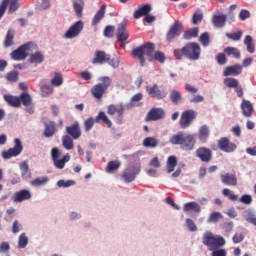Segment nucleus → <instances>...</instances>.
I'll return each mask as SVG.
<instances>
[{
	"mask_svg": "<svg viewBox=\"0 0 256 256\" xmlns=\"http://www.w3.org/2000/svg\"><path fill=\"white\" fill-rule=\"evenodd\" d=\"M179 7L180 9H187V3H180Z\"/></svg>",
	"mask_w": 256,
	"mask_h": 256,
	"instance_id": "nucleus-31",
	"label": "nucleus"
},
{
	"mask_svg": "<svg viewBox=\"0 0 256 256\" xmlns=\"http://www.w3.org/2000/svg\"><path fill=\"white\" fill-rule=\"evenodd\" d=\"M174 56L176 59H181L183 57V48L182 49H175Z\"/></svg>",
	"mask_w": 256,
	"mask_h": 256,
	"instance_id": "nucleus-25",
	"label": "nucleus"
},
{
	"mask_svg": "<svg viewBox=\"0 0 256 256\" xmlns=\"http://www.w3.org/2000/svg\"><path fill=\"white\" fill-rule=\"evenodd\" d=\"M203 21V14L194 13L192 17L193 25H197V23H201Z\"/></svg>",
	"mask_w": 256,
	"mask_h": 256,
	"instance_id": "nucleus-21",
	"label": "nucleus"
},
{
	"mask_svg": "<svg viewBox=\"0 0 256 256\" xmlns=\"http://www.w3.org/2000/svg\"><path fill=\"white\" fill-rule=\"evenodd\" d=\"M29 61L34 64H41L45 61V56L41 52H35L30 55Z\"/></svg>",
	"mask_w": 256,
	"mask_h": 256,
	"instance_id": "nucleus-14",
	"label": "nucleus"
},
{
	"mask_svg": "<svg viewBox=\"0 0 256 256\" xmlns=\"http://www.w3.org/2000/svg\"><path fill=\"white\" fill-rule=\"evenodd\" d=\"M224 53L229 57H235V59H239L241 57V52L235 47H226L224 49Z\"/></svg>",
	"mask_w": 256,
	"mask_h": 256,
	"instance_id": "nucleus-16",
	"label": "nucleus"
},
{
	"mask_svg": "<svg viewBox=\"0 0 256 256\" xmlns=\"http://www.w3.org/2000/svg\"><path fill=\"white\" fill-rule=\"evenodd\" d=\"M199 36V28L198 27H194L192 29L187 30L186 32H184L183 34V39H185L186 41H189L195 37Z\"/></svg>",
	"mask_w": 256,
	"mask_h": 256,
	"instance_id": "nucleus-13",
	"label": "nucleus"
},
{
	"mask_svg": "<svg viewBox=\"0 0 256 256\" xmlns=\"http://www.w3.org/2000/svg\"><path fill=\"white\" fill-rule=\"evenodd\" d=\"M94 64H103L108 63L109 65H119L121 61L119 60V57L114 56L111 58V55L106 54L105 51H99L97 50L95 52V58L93 60Z\"/></svg>",
	"mask_w": 256,
	"mask_h": 256,
	"instance_id": "nucleus-4",
	"label": "nucleus"
},
{
	"mask_svg": "<svg viewBox=\"0 0 256 256\" xmlns=\"http://www.w3.org/2000/svg\"><path fill=\"white\" fill-rule=\"evenodd\" d=\"M183 55L190 61H197L201 57V46L195 42L186 44L183 48Z\"/></svg>",
	"mask_w": 256,
	"mask_h": 256,
	"instance_id": "nucleus-3",
	"label": "nucleus"
},
{
	"mask_svg": "<svg viewBox=\"0 0 256 256\" xmlns=\"http://www.w3.org/2000/svg\"><path fill=\"white\" fill-rule=\"evenodd\" d=\"M244 45H246L248 53H255V43H253V37H251V35L245 36Z\"/></svg>",
	"mask_w": 256,
	"mask_h": 256,
	"instance_id": "nucleus-15",
	"label": "nucleus"
},
{
	"mask_svg": "<svg viewBox=\"0 0 256 256\" xmlns=\"http://www.w3.org/2000/svg\"><path fill=\"white\" fill-rule=\"evenodd\" d=\"M239 17L241 21H245V19H249V17H251V13H249L248 10H242L239 13Z\"/></svg>",
	"mask_w": 256,
	"mask_h": 256,
	"instance_id": "nucleus-23",
	"label": "nucleus"
},
{
	"mask_svg": "<svg viewBox=\"0 0 256 256\" xmlns=\"http://www.w3.org/2000/svg\"><path fill=\"white\" fill-rule=\"evenodd\" d=\"M114 32H115V27L106 26L105 29H104V37L111 38V37H113Z\"/></svg>",
	"mask_w": 256,
	"mask_h": 256,
	"instance_id": "nucleus-20",
	"label": "nucleus"
},
{
	"mask_svg": "<svg viewBox=\"0 0 256 256\" xmlns=\"http://www.w3.org/2000/svg\"><path fill=\"white\" fill-rule=\"evenodd\" d=\"M83 21L75 22L64 34V39H75V37H79L81 35V31H83Z\"/></svg>",
	"mask_w": 256,
	"mask_h": 256,
	"instance_id": "nucleus-6",
	"label": "nucleus"
},
{
	"mask_svg": "<svg viewBox=\"0 0 256 256\" xmlns=\"http://www.w3.org/2000/svg\"><path fill=\"white\" fill-rule=\"evenodd\" d=\"M14 39H15V32L9 29L7 31V34L4 40V47L5 48L12 47V45L15 44V42L13 41Z\"/></svg>",
	"mask_w": 256,
	"mask_h": 256,
	"instance_id": "nucleus-12",
	"label": "nucleus"
},
{
	"mask_svg": "<svg viewBox=\"0 0 256 256\" xmlns=\"http://www.w3.org/2000/svg\"><path fill=\"white\" fill-rule=\"evenodd\" d=\"M73 7L77 17H83V2H74Z\"/></svg>",
	"mask_w": 256,
	"mask_h": 256,
	"instance_id": "nucleus-18",
	"label": "nucleus"
},
{
	"mask_svg": "<svg viewBox=\"0 0 256 256\" xmlns=\"http://www.w3.org/2000/svg\"><path fill=\"white\" fill-rule=\"evenodd\" d=\"M216 61L219 63V65H225L227 63V59L225 58L224 53H220L216 56Z\"/></svg>",
	"mask_w": 256,
	"mask_h": 256,
	"instance_id": "nucleus-22",
	"label": "nucleus"
},
{
	"mask_svg": "<svg viewBox=\"0 0 256 256\" xmlns=\"http://www.w3.org/2000/svg\"><path fill=\"white\" fill-rule=\"evenodd\" d=\"M183 29V24L179 21H175L169 28L168 32L166 33V41H173L177 39L179 35H181V30Z\"/></svg>",
	"mask_w": 256,
	"mask_h": 256,
	"instance_id": "nucleus-7",
	"label": "nucleus"
},
{
	"mask_svg": "<svg viewBox=\"0 0 256 256\" xmlns=\"http://www.w3.org/2000/svg\"><path fill=\"white\" fill-rule=\"evenodd\" d=\"M120 1V3H127V1H129V0H119Z\"/></svg>",
	"mask_w": 256,
	"mask_h": 256,
	"instance_id": "nucleus-33",
	"label": "nucleus"
},
{
	"mask_svg": "<svg viewBox=\"0 0 256 256\" xmlns=\"http://www.w3.org/2000/svg\"><path fill=\"white\" fill-rule=\"evenodd\" d=\"M226 21H228V23H235V15L233 14V12H229L228 15L226 16Z\"/></svg>",
	"mask_w": 256,
	"mask_h": 256,
	"instance_id": "nucleus-24",
	"label": "nucleus"
},
{
	"mask_svg": "<svg viewBox=\"0 0 256 256\" xmlns=\"http://www.w3.org/2000/svg\"><path fill=\"white\" fill-rule=\"evenodd\" d=\"M226 37L231 41H241V37H243V31L238 30L237 32L226 33Z\"/></svg>",
	"mask_w": 256,
	"mask_h": 256,
	"instance_id": "nucleus-17",
	"label": "nucleus"
},
{
	"mask_svg": "<svg viewBox=\"0 0 256 256\" xmlns=\"http://www.w3.org/2000/svg\"><path fill=\"white\" fill-rule=\"evenodd\" d=\"M151 13V5L145 4L136 10L133 14L134 19H141V17H146Z\"/></svg>",
	"mask_w": 256,
	"mask_h": 256,
	"instance_id": "nucleus-9",
	"label": "nucleus"
},
{
	"mask_svg": "<svg viewBox=\"0 0 256 256\" xmlns=\"http://www.w3.org/2000/svg\"><path fill=\"white\" fill-rule=\"evenodd\" d=\"M0 65H7V61H5V60H0Z\"/></svg>",
	"mask_w": 256,
	"mask_h": 256,
	"instance_id": "nucleus-32",
	"label": "nucleus"
},
{
	"mask_svg": "<svg viewBox=\"0 0 256 256\" xmlns=\"http://www.w3.org/2000/svg\"><path fill=\"white\" fill-rule=\"evenodd\" d=\"M107 9L106 5H102L100 9L96 12L92 19V25L95 27L96 25H99L101 20L105 17V11Z\"/></svg>",
	"mask_w": 256,
	"mask_h": 256,
	"instance_id": "nucleus-11",
	"label": "nucleus"
},
{
	"mask_svg": "<svg viewBox=\"0 0 256 256\" xmlns=\"http://www.w3.org/2000/svg\"><path fill=\"white\" fill-rule=\"evenodd\" d=\"M116 37L120 43H125V41L129 39V31L127 30V25L124 23L118 24Z\"/></svg>",
	"mask_w": 256,
	"mask_h": 256,
	"instance_id": "nucleus-8",
	"label": "nucleus"
},
{
	"mask_svg": "<svg viewBox=\"0 0 256 256\" xmlns=\"http://www.w3.org/2000/svg\"><path fill=\"white\" fill-rule=\"evenodd\" d=\"M133 57H137L140 63H145V61H149V63H165V53L161 51H155V43L147 42L134 48L132 50Z\"/></svg>",
	"mask_w": 256,
	"mask_h": 256,
	"instance_id": "nucleus-1",
	"label": "nucleus"
},
{
	"mask_svg": "<svg viewBox=\"0 0 256 256\" xmlns=\"http://www.w3.org/2000/svg\"><path fill=\"white\" fill-rule=\"evenodd\" d=\"M42 6L47 9L49 7V0H43Z\"/></svg>",
	"mask_w": 256,
	"mask_h": 256,
	"instance_id": "nucleus-28",
	"label": "nucleus"
},
{
	"mask_svg": "<svg viewBox=\"0 0 256 256\" xmlns=\"http://www.w3.org/2000/svg\"><path fill=\"white\" fill-rule=\"evenodd\" d=\"M226 22H227L226 15H214L212 17V24L214 25V27H217V29H223V27H225Z\"/></svg>",
	"mask_w": 256,
	"mask_h": 256,
	"instance_id": "nucleus-10",
	"label": "nucleus"
},
{
	"mask_svg": "<svg viewBox=\"0 0 256 256\" xmlns=\"http://www.w3.org/2000/svg\"><path fill=\"white\" fill-rule=\"evenodd\" d=\"M36 49L37 44L33 42H27L18 47L16 50L12 51L10 57L14 61H25V59L29 57V53L36 51Z\"/></svg>",
	"mask_w": 256,
	"mask_h": 256,
	"instance_id": "nucleus-2",
	"label": "nucleus"
},
{
	"mask_svg": "<svg viewBox=\"0 0 256 256\" xmlns=\"http://www.w3.org/2000/svg\"><path fill=\"white\" fill-rule=\"evenodd\" d=\"M8 7V13L11 15L12 13H15L19 10V7H21V3L19 0H2L0 4V19L3 18V15H5V11H7Z\"/></svg>",
	"mask_w": 256,
	"mask_h": 256,
	"instance_id": "nucleus-5",
	"label": "nucleus"
},
{
	"mask_svg": "<svg viewBox=\"0 0 256 256\" xmlns=\"http://www.w3.org/2000/svg\"><path fill=\"white\" fill-rule=\"evenodd\" d=\"M230 9V13H233V11H235V9H237V5L233 4L229 7Z\"/></svg>",
	"mask_w": 256,
	"mask_h": 256,
	"instance_id": "nucleus-30",
	"label": "nucleus"
},
{
	"mask_svg": "<svg viewBox=\"0 0 256 256\" xmlns=\"http://www.w3.org/2000/svg\"><path fill=\"white\" fill-rule=\"evenodd\" d=\"M18 21H19V23H20L21 27H25V25H26V21H25V19L20 18Z\"/></svg>",
	"mask_w": 256,
	"mask_h": 256,
	"instance_id": "nucleus-29",
	"label": "nucleus"
},
{
	"mask_svg": "<svg viewBox=\"0 0 256 256\" xmlns=\"http://www.w3.org/2000/svg\"><path fill=\"white\" fill-rule=\"evenodd\" d=\"M199 41L200 43L204 46V47H207L210 43V40H209V33L207 32H204L200 38H199Z\"/></svg>",
	"mask_w": 256,
	"mask_h": 256,
	"instance_id": "nucleus-19",
	"label": "nucleus"
},
{
	"mask_svg": "<svg viewBox=\"0 0 256 256\" xmlns=\"http://www.w3.org/2000/svg\"><path fill=\"white\" fill-rule=\"evenodd\" d=\"M144 20L146 21V23H153V21H155V16L146 14Z\"/></svg>",
	"mask_w": 256,
	"mask_h": 256,
	"instance_id": "nucleus-26",
	"label": "nucleus"
},
{
	"mask_svg": "<svg viewBox=\"0 0 256 256\" xmlns=\"http://www.w3.org/2000/svg\"><path fill=\"white\" fill-rule=\"evenodd\" d=\"M252 63H253V58L252 57L246 58L243 61V65H251Z\"/></svg>",
	"mask_w": 256,
	"mask_h": 256,
	"instance_id": "nucleus-27",
	"label": "nucleus"
}]
</instances>
